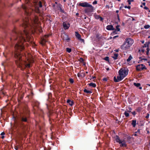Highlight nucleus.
I'll list each match as a JSON object with an SVG mask.
<instances>
[{"label": "nucleus", "mask_w": 150, "mask_h": 150, "mask_svg": "<svg viewBox=\"0 0 150 150\" xmlns=\"http://www.w3.org/2000/svg\"><path fill=\"white\" fill-rule=\"evenodd\" d=\"M28 114L24 113L21 115L18 118V126L24 134L26 131L28 130V127L27 125L25 124L23 122H28L29 118Z\"/></svg>", "instance_id": "nucleus-1"}, {"label": "nucleus", "mask_w": 150, "mask_h": 150, "mask_svg": "<svg viewBox=\"0 0 150 150\" xmlns=\"http://www.w3.org/2000/svg\"><path fill=\"white\" fill-rule=\"evenodd\" d=\"M114 138L115 139L116 142L117 143H119V144H120V147H126L127 146L126 142L124 139L121 140L119 137L117 135H116L115 137Z\"/></svg>", "instance_id": "nucleus-2"}, {"label": "nucleus", "mask_w": 150, "mask_h": 150, "mask_svg": "<svg viewBox=\"0 0 150 150\" xmlns=\"http://www.w3.org/2000/svg\"><path fill=\"white\" fill-rule=\"evenodd\" d=\"M128 69H121L118 71L119 74H122V76L125 77L128 74Z\"/></svg>", "instance_id": "nucleus-3"}, {"label": "nucleus", "mask_w": 150, "mask_h": 150, "mask_svg": "<svg viewBox=\"0 0 150 150\" xmlns=\"http://www.w3.org/2000/svg\"><path fill=\"white\" fill-rule=\"evenodd\" d=\"M84 10V11L85 13H89L92 12L94 10L93 7L91 5H89Z\"/></svg>", "instance_id": "nucleus-4"}, {"label": "nucleus", "mask_w": 150, "mask_h": 150, "mask_svg": "<svg viewBox=\"0 0 150 150\" xmlns=\"http://www.w3.org/2000/svg\"><path fill=\"white\" fill-rule=\"evenodd\" d=\"M136 70L137 71H141L144 70V69H146V68L145 66L143 64L138 65L136 66Z\"/></svg>", "instance_id": "nucleus-5"}, {"label": "nucleus", "mask_w": 150, "mask_h": 150, "mask_svg": "<svg viewBox=\"0 0 150 150\" xmlns=\"http://www.w3.org/2000/svg\"><path fill=\"white\" fill-rule=\"evenodd\" d=\"M122 74H119V76H117L116 78V76H114V81L115 82H118L122 80L124 78L122 75Z\"/></svg>", "instance_id": "nucleus-6"}, {"label": "nucleus", "mask_w": 150, "mask_h": 150, "mask_svg": "<svg viewBox=\"0 0 150 150\" xmlns=\"http://www.w3.org/2000/svg\"><path fill=\"white\" fill-rule=\"evenodd\" d=\"M130 47L129 45L127 44L126 42H125V41L123 44L121 46V48L123 50H125L128 49Z\"/></svg>", "instance_id": "nucleus-7"}, {"label": "nucleus", "mask_w": 150, "mask_h": 150, "mask_svg": "<svg viewBox=\"0 0 150 150\" xmlns=\"http://www.w3.org/2000/svg\"><path fill=\"white\" fill-rule=\"evenodd\" d=\"M62 38L63 40H66L67 42L69 41L70 40V38L69 37L68 35L65 33L62 35Z\"/></svg>", "instance_id": "nucleus-8"}, {"label": "nucleus", "mask_w": 150, "mask_h": 150, "mask_svg": "<svg viewBox=\"0 0 150 150\" xmlns=\"http://www.w3.org/2000/svg\"><path fill=\"white\" fill-rule=\"evenodd\" d=\"M125 42H126L127 43L130 47L132 46L134 42L133 40L131 38L126 39Z\"/></svg>", "instance_id": "nucleus-9"}, {"label": "nucleus", "mask_w": 150, "mask_h": 150, "mask_svg": "<svg viewBox=\"0 0 150 150\" xmlns=\"http://www.w3.org/2000/svg\"><path fill=\"white\" fill-rule=\"evenodd\" d=\"M93 16L96 19H99L100 21L103 22V18L100 16L99 15H97L96 13H95L93 15Z\"/></svg>", "instance_id": "nucleus-10"}, {"label": "nucleus", "mask_w": 150, "mask_h": 150, "mask_svg": "<svg viewBox=\"0 0 150 150\" xmlns=\"http://www.w3.org/2000/svg\"><path fill=\"white\" fill-rule=\"evenodd\" d=\"M90 4L87 2H84L83 3H80L79 5L84 7H87Z\"/></svg>", "instance_id": "nucleus-11"}, {"label": "nucleus", "mask_w": 150, "mask_h": 150, "mask_svg": "<svg viewBox=\"0 0 150 150\" xmlns=\"http://www.w3.org/2000/svg\"><path fill=\"white\" fill-rule=\"evenodd\" d=\"M63 25L65 30L68 29L70 26V24L69 23L67 24L65 22L63 23Z\"/></svg>", "instance_id": "nucleus-12"}, {"label": "nucleus", "mask_w": 150, "mask_h": 150, "mask_svg": "<svg viewBox=\"0 0 150 150\" xmlns=\"http://www.w3.org/2000/svg\"><path fill=\"white\" fill-rule=\"evenodd\" d=\"M106 29L108 30H115V28H114L113 25H107L106 27Z\"/></svg>", "instance_id": "nucleus-13"}, {"label": "nucleus", "mask_w": 150, "mask_h": 150, "mask_svg": "<svg viewBox=\"0 0 150 150\" xmlns=\"http://www.w3.org/2000/svg\"><path fill=\"white\" fill-rule=\"evenodd\" d=\"M134 86H136L140 89H141L142 88V87L141 86V84L140 83H134Z\"/></svg>", "instance_id": "nucleus-14"}, {"label": "nucleus", "mask_w": 150, "mask_h": 150, "mask_svg": "<svg viewBox=\"0 0 150 150\" xmlns=\"http://www.w3.org/2000/svg\"><path fill=\"white\" fill-rule=\"evenodd\" d=\"M47 42V41L44 38H41V41L40 43L42 45H43Z\"/></svg>", "instance_id": "nucleus-15"}, {"label": "nucleus", "mask_w": 150, "mask_h": 150, "mask_svg": "<svg viewBox=\"0 0 150 150\" xmlns=\"http://www.w3.org/2000/svg\"><path fill=\"white\" fill-rule=\"evenodd\" d=\"M42 7H34L36 12L38 13H40V11L39 10V8H41Z\"/></svg>", "instance_id": "nucleus-16"}, {"label": "nucleus", "mask_w": 150, "mask_h": 150, "mask_svg": "<svg viewBox=\"0 0 150 150\" xmlns=\"http://www.w3.org/2000/svg\"><path fill=\"white\" fill-rule=\"evenodd\" d=\"M33 103L35 106H36L37 108L38 107L39 105V103L38 102L36 101H34L33 102Z\"/></svg>", "instance_id": "nucleus-17"}, {"label": "nucleus", "mask_w": 150, "mask_h": 150, "mask_svg": "<svg viewBox=\"0 0 150 150\" xmlns=\"http://www.w3.org/2000/svg\"><path fill=\"white\" fill-rule=\"evenodd\" d=\"M67 103H68L69 105L71 106L73 105L74 104V103L73 101H71L69 99L67 100Z\"/></svg>", "instance_id": "nucleus-18"}, {"label": "nucleus", "mask_w": 150, "mask_h": 150, "mask_svg": "<svg viewBox=\"0 0 150 150\" xmlns=\"http://www.w3.org/2000/svg\"><path fill=\"white\" fill-rule=\"evenodd\" d=\"M48 100L50 101H51L52 99V94L51 93H48Z\"/></svg>", "instance_id": "nucleus-19"}, {"label": "nucleus", "mask_w": 150, "mask_h": 150, "mask_svg": "<svg viewBox=\"0 0 150 150\" xmlns=\"http://www.w3.org/2000/svg\"><path fill=\"white\" fill-rule=\"evenodd\" d=\"M136 120H132V125L133 127H135L136 124Z\"/></svg>", "instance_id": "nucleus-20"}, {"label": "nucleus", "mask_w": 150, "mask_h": 150, "mask_svg": "<svg viewBox=\"0 0 150 150\" xmlns=\"http://www.w3.org/2000/svg\"><path fill=\"white\" fill-rule=\"evenodd\" d=\"M75 35L76 38L79 39L81 38V35L79 34V33L77 32H75Z\"/></svg>", "instance_id": "nucleus-21"}, {"label": "nucleus", "mask_w": 150, "mask_h": 150, "mask_svg": "<svg viewBox=\"0 0 150 150\" xmlns=\"http://www.w3.org/2000/svg\"><path fill=\"white\" fill-rule=\"evenodd\" d=\"M90 86L93 87V88H95L96 86V85L95 83H91L88 84Z\"/></svg>", "instance_id": "nucleus-22"}, {"label": "nucleus", "mask_w": 150, "mask_h": 150, "mask_svg": "<svg viewBox=\"0 0 150 150\" xmlns=\"http://www.w3.org/2000/svg\"><path fill=\"white\" fill-rule=\"evenodd\" d=\"M118 54H117L115 53L114 54V56L112 57L114 60H116L117 59Z\"/></svg>", "instance_id": "nucleus-23"}, {"label": "nucleus", "mask_w": 150, "mask_h": 150, "mask_svg": "<svg viewBox=\"0 0 150 150\" xmlns=\"http://www.w3.org/2000/svg\"><path fill=\"white\" fill-rule=\"evenodd\" d=\"M33 92H31V94L28 96V98H29L30 99H32L33 98Z\"/></svg>", "instance_id": "nucleus-24"}, {"label": "nucleus", "mask_w": 150, "mask_h": 150, "mask_svg": "<svg viewBox=\"0 0 150 150\" xmlns=\"http://www.w3.org/2000/svg\"><path fill=\"white\" fill-rule=\"evenodd\" d=\"M83 75L79 73H78L77 74V76L79 77H83L85 76V74H83Z\"/></svg>", "instance_id": "nucleus-25"}, {"label": "nucleus", "mask_w": 150, "mask_h": 150, "mask_svg": "<svg viewBox=\"0 0 150 150\" xmlns=\"http://www.w3.org/2000/svg\"><path fill=\"white\" fill-rule=\"evenodd\" d=\"M83 91L87 93H92V92L91 91L87 90L86 89L83 90Z\"/></svg>", "instance_id": "nucleus-26"}, {"label": "nucleus", "mask_w": 150, "mask_h": 150, "mask_svg": "<svg viewBox=\"0 0 150 150\" xmlns=\"http://www.w3.org/2000/svg\"><path fill=\"white\" fill-rule=\"evenodd\" d=\"M103 59L105 60L108 62H109V57H108L106 56Z\"/></svg>", "instance_id": "nucleus-27"}, {"label": "nucleus", "mask_w": 150, "mask_h": 150, "mask_svg": "<svg viewBox=\"0 0 150 150\" xmlns=\"http://www.w3.org/2000/svg\"><path fill=\"white\" fill-rule=\"evenodd\" d=\"M132 58V57L131 55H130L128 57V59H127V62H129Z\"/></svg>", "instance_id": "nucleus-28"}, {"label": "nucleus", "mask_w": 150, "mask_h": 150, "mask_svg": "<svg viewBox=\"0 0 150 150\" xmlns=\"http://www.w3.org/2000/svg\"><path fill=\"white\" fill-rule=\"evenodd\" d=\"M66 51L68 53H70L71 51V48L67 47L66 48Z\"/></svg>", "instance_id": "nucleus-29"}, {"label": "nucleus", "mask_w": 150, "mask_h": 150, "mask_svg": "<svg viewBox=\"0 0 150 150\" xmlns=\"http://www.w3.org/2000/svg\"><path fill=\"white\" fill-rule=\"evenodd\" d=\"M124 114L126 117H128L129 116V114L126 111H125L124 113Z\"/></svg>", "instance_id": "nucleus-30"}, {"label": "nucleus", "mask_w": 150, "mask_h": 150, "mask_svg": "<svg viewBox=\"0 0 150 150\" xmlns=\"http://www.w3.org/2000/svg\"><path fill=\"white\" fill-rule=\"evenodd\" d=\"M150 27V26L149 25H145L144 26V28L145 29H147L149 28Z\"/></svg>", "instance_id": "nucleus-31"}, {"label": "nucleus", "mask_w": 150, "mask_h": 150, "mask_svg": "<svg viewBox=\"0 0 150 150\" xmlns=\"http://www.w3.org/2000/svg\"><path fill=\"white\" fill-rule=\"evenodd\" d=\"M60 12L64 13V14H65L66 12L64 11V9H62L61 7L59 9Z\"/></svg>", "instance_id": "nucleus-32"}, {"label": "nucleus", "mask_w": 150, "mask_h": 150, "mask_svg": "<svg viewBox=\"0 0 150 150\" xmlns=\"http://www.w3.org/2000/svg\"><path fill=\"white\" fill-rule=\"evenodd\" d=\"M120 26L119 25H117L116 26V30H117V31H120V29L119 28Z\"/></svg>", "instance_id": "nucleus-33"}, {"label": "nucleus", "mask_w": 150, "mask_h": 150, "mask_svg": "<svg viewBox=\"0 0 150 150\" xmlns=\"http://www.w3.org/2000/svg\"><path fill=\"white\" fill-rule=\"evenodd\" d=\"M142 47H149V45H148L147 44V43L146 42L144 44V45Z\"/></svg>", "instance_id": "nucleus-34"}, {"label": "nucleus", "mask_w": 150, "mask_h": 150, "mask_svg": "<svg viewBox=\"0 0 150 150\" xmlns=\"http://www.w3.org/2000/svg\"><path fill=\"white\" fill-rule=\"evenodd\" d=\"M69 81L71 83H74V81L73 79L70 78L69 79Z\"/></svg>", "instance_id": "nucleus-35"}, {"label": "nucleus", "mask_w": 150, "mask_h": 150, "mask_svg": "<svg viewBox=\"0 0 150 150\" xmlns=\"http://www.w3.org/2000/svg\"><path fill=\"white\" fill-rule=\"evenodd\" d=\"M84 59L82 58H80L79 60V61L81 62H83L84 61Z\"/></svg>", "instance_id": "nucleus-36"}, {"label": "nucleus", "mask_w": 150, "mask_h": 150, "mask_svg": "<svg viewBox=\"0 0 150 150\" xmlns=\"http://www.w3.org/2000/svg\"><path fill=\"white\" fill-rule=\"evenodd\" d=\"M114 31L112 32V33L114 34H117V30H114Z\"/></svg>", "instance_id": "nucleus-37"}, {"label": "nucleus", "mask_w": 150, "mask_h": 150, "mask_svg": "<svg viewBox=\"0 0 150 150\" xmlns=\"http://www.w3.org/2000/svg\"><path fill=\"white\" fill-rule=\"evenodd\" d=\"M39 32L40 33H41L42 32V28L41 27L40 28L38 29Z\"/></svg>", "instance_id": "nucleus-38"}, {"label": "nucleus", "mask_w": 150, "mask_h": 150, "mask_svg": "<svg viewBox=\"0 0 150 150\" xmlns=\"http://www.w3.org/2000/svg\"><path fill=\"white\" fill-rule=\"evenodd\" d=\"M149 113H147L146 114V115L145 117V118L146 119H148V118H149Z\"/></svg>", "instance_id": "nucleus-39"}, {"label": "nucleus", "mask_w": 150, "mask_h": 150, "mask_svg": "<svg viewBox=\"0 0 150 150\" xmlns=\"http://www.w3.org/2000/svg\"><path fill=\"white\" fill-rule=\"evenodd\" d=\"M124 8H128L129 9H130L131 8V7L130 6H124Z\"/></svg>", "instance_id": "nucleus-40"}, {"label": "nucleus", "mask_w": 150, "mask_h": 150, "mask_svg": "<svg viewBox=\"0 0 150 150\" xmlns=\"http://www.w3.org/2000/svg\"><path fill=\"white\" fill-rule=\"evenodd\" d=\"M102 80L103 81H107L108 80V79L107 78H103L102 79Z\"/></svg>", "instance_id": "nucleus-41"}, {"label": "nucleus", "mask_w": 150, "mask_h": 150, "mask_svg": "<svg viewBox=\"0 0 150 150\" xmlns=\"http://www.w3.org/2000/svg\"><path fill=\"white\" fill-rule=\"evenodd\" d=\"M97 1L96 0H95L93 2V4H97Z\"/></svg>", "instance_id": "nucleus-42"}, {"label": "nucleus", "mask_w": 150, "mask_h": 150, "mask_svg": "<svg viewBox=\"0 0 150 150\" xmlns=\"http://www.w3.org/2000/svg\"><path fill=\"white\" fill-rule=\"evenodd\" d=\"M131 113L134 116L136 114V112L135 111L132 112Z\"/></svg>", "instance_id": "nucleus-43"}, {"label": "nucleus", "mask_w": 150, "mask_h": 150, "mask_svg": "<svg viewBox=\"0 0 150 150\" xmlns=\"http://www.w3.org/2000/svg\"><path fill=\"white\" fill-rule=\"evenodd\" d=\"M128 108L129 109V110L128 111V112H132L131 110H132V109L130 108Z\"/></svg>", "instance_id": "nucleus-44"}, {"label": "nucleus", "mask_w": 150, "mask_h": 150, "mask_svg": "<svg viewBox=\"0 0 150 150\" xmlns=\"http://www.w3.org/2000/svg\"><path fill=\"white\" fill-rule=\"evenodd\" d=\"M14 148L16 149V150H18V148L17 146H14Z\"/></svg>", "instance_id": "nucleus-45"}, {"label": "nucleus", "mask_w": 150, "mask_h": 150, "mask_svg": "<svg viewBox=\"0 0 150 150\" xmlns=\"http://www.w3.org/2000/svg\"><path fill=\"white\" fill-rule=\"evenodd\" d=\"M79 40H80L81 41L83 42H84V40L83 39H82L81 38H80L79 39Z\"/></svg>", "instance_id": "nucleus-46"}, {"label": "nucleus", "mask_w": 150, "mask_h": 150, "mask_svg": "<svg viewBox=\"0 0 150 150\" xmlns=\"http://www.w3.org/2000/svg\"><path fill=\"white\" fill-rule=\"evenodd\" d=\"M127 1L128 3V4L129 5L131 4V1H130V0H128Z\"/></svg>", "instance_id": "nucleus-47"}, {"label": "nucleus", "mask_w": 150, "mask_h": 150, "mask_svg": "<svg viewBox=\"0 0 150 150\" xmlns=\"http://www.w3.org/2000/svg\"><path fill=\"white\" fill-rule=\"evenodd\" d=\"M147 49H146V50L147 51H148V52H149V51H150V49L149 48V47H147Z\"/></svg>", "instance_id": "nucleus-48"}, {"label": "nucleus", "mask_w": 150, "mask_h": 150, "mask_svg": "<svg viewBox=\"0 0 150 150\" xmlns=\"http://www.w3.org/2000/svg\"><path fill=\"white\" fill-rule=\"evenodd\" d=\"M144 8L146 10H148L149 9V8H148V7L146 6H145L144 7Z\"/></svg>", "instance_id": "nucleus-49"}, {"label": "nucleus", "mask_w": 150, "mask_h": 150, "mask_svg": "<svg viewBox=\"0 0 150 150\" xmlns=\"http://www.w3.org/2000/svg\"><path fill=\"white\" fill-rule=\"evenodd\" d=\"M118 37V35H116V36H115L113 37V39H115L117 37Z\"/></svg>", "instance_id": "nucleus-50"}, {"label": "nucleus", "mask_w": 150, "mask_h": 150, "mask_svg": "<svg viewBox=\"0 0 150 150\" xmlns=\"http://www.w3.org/2000/svg\"><path fill=\"white\" fill-rule=\"evenodd\" d=\"M5 134V133L4 132H3L1 133V135H4Z\"/></svg>", "instance_id": "nucleus-51"}, {"label": "nucleus", "mask_w": 150, "mask_h": 150, "mask_svg": "<svg viewBox=\"0 0 150 150\" xmlns=\"http://www.w3.org/2000/svg\"><path fill=\"white\" fill-rule=\"evenodd\" d=\"M117 18H118V20L120 21V18L119 17V15L118 14H117Z\"/></svg>", "instance_id": "nucleus-52"}, {"label": "nucleus", "mask_w": 150, "mask_h": 150, "mask_svg": "<svg viewBox=\"0 0 150 150\" xmlns=\"http://www.w3.org/2000/svg\"><path fill=\"white\" fill-rule=\"evenodd\" d=\"M141 42L143 44L144 42V40L141 41Z\"/></svg>", "instance_id": "nucleus-53"}, {"label": "nucleus", "mask_w": 150, "mask_h": 150, "mask_svg": "<svg viewBox=\"0 0 150 150\" xmlns=\"http://www.w3.org/2000/svg\"><path fill=\"white\" fill-rule=\"evenodd\" d=\"M96 77L95 76H93L91 79H94L96 78Z\"/></svg>", "instance_id": "nucleus-54"}, {"label": "nucleus", "mask_w": 150, "mask_h": 150, "mask_svg": "<svg viewBox=\"0 0 150 150\" xmlns=\"http://www.w3.org/2000/svg\"><path fill=\"white\" fill-rule=\"evenodd\" d=\"M49 36L48 35H45V38H47V37H48Z\"/></svg>", "instance_id": "nucleus-55"}, {"label": "nucleus", "mask_w": 150, "mask_h": 150, "mask_svg": "<svg viewBox=\"0 0 150 150\" xmlns=\"http://www.w3.org/2000/svg\"><path fill=\"white\" fill-rule=\"evenodd\" d=\"M149 52L146 51V55H149Z\"/></svg>", "instance_id": "nucleus-56"}, {"label": "nucleus", "mask_w": 150, "mask_h": 150, "mask_svg": "<svg viewBox=\"0 0 150 150\" xmlns=\"http://www.w3.org/2000/svg\"><path fill=\"white\" fill-rule=\"evenodd\" d=\"M146 60V61L147 60L146 59H145V58H143V59H142V60Z\"/></svg>", "instance_id": "nucleus-57"}, {"label": "nucleus", "mask_w": 150, "mask_h": 150, "mask_svg": "<svg viewBox=\"0 0 150 150\" xmlns=\"http://www.w3.org/2000/svg\"><path fill=\"white\" fill-rule=\"evenodd\" d=\"M141 51L142 52L144 53V50H142Z\"/></svg>", "instance_id": "nucleus-58"}, {"label": "nucleus", "mask_w": 150, "mask_h": 150, "mask_svg": "<svg viewBox=\"0 0 150 150\" xmlns=\"http://www.w3.org/2000/svg\"><path fill=\"white\" fill-rule=\"evenodd\" d=\"M119 49H117V50H115V51L116 52H119Z\"/></svg>", "instance_id": "nucleus-59"}, {"label": "nucleus", "mask_w": 150, "mask_h": 150, "mask_svg": "<svg viewBox=\"0 0 150 150\" xmlns=\"http://www.w3.org/2000/svg\"><path fill=\"white\" fill-rule=\"evenodd\" d=\"M142 4L144 6H145L146 4V3L145 2H144L142 3Z\"/></svg>", "instance_id": "nucleus-60"}, {"label": "nucleus", "mask_w": 150, "mask_h": 150, "mask_svg": "<svg viewBox=\"0 0 150 150\" xmlns=\"http://www.w3.org/2000/svg\"><path fill=\"white\" fill-rule=\"evenodd\" d=\"M106 7L107 8H109V6L108 5H106Z\"/></svg>", "instance_id": "nucleus-61"}, {"label": "nucleus", "mask_w": 150, "mask_h": 150, "mask_svg": "<svg viewBox=\"0 0 150 150\" xmlns=\"http://www.w3.org/2000/svg\"><path fill=\"white\" fill-rule=\"evenodd\" d=\"M1 138L2 139H4V136H2L1 137Z\"/></svg>", "instance_id": "nucleus-62"}, {"label": "nucleus", "mask_w": 150, "mask_h": 150, "mask_svg": "<svg viewBox=\"0 0 150 150\" xmlns=\"http://www.w3.org/2000/svg\"><path fill=\"white\" fill-rule=\"evenodd\" d=\"M119 11L117 10L116 11V13H118L119 12Z\"/></svg>", "instance_id": "nucleus-63"}, {"label": "nucleus", "mask_w": 150, "mask_h": 150, "mask_svg": "<svg viewBox=\"0 0 150 150\" xmlns=\"http://www.w3.org/2000/svg\"><path fill=\"white\" fill-rule=\"evenodd\" d=\"M106 69L107 71H108L109 70V68H106Z\"/></svg>", "instance_id": "nucleus-64"}]
</instances>
